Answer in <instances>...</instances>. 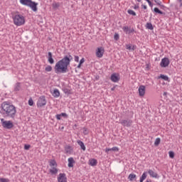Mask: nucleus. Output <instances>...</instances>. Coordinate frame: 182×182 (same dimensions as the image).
Listing matches in <instances>:
<instances>
[{"instance_id":"obj_1","label":"nucleus","mask_w":182,"mask_h":182,"mask_svg":"<svg viewBox=\"0 0 182 182\" xmlns=\"http://www.w3.org/2000/svg\"><path fill=\"white\" fill-rule=\"evenodd\" d=\"M72 60H73V57L70 55V53L64 55L61 60L55 63V65L54 66L55 73L57 75L68 73V72H69L68 67L70 65V62H72Z\"/></svg>"},{"instance_id":"obj_2","label":"nucleus","mask_w":182,"mask_h":182,"mask_svg":"<svg viewBox=\"0 0 182 182\" xmlns=\"http://www.w3.org/2000/svg\"><path fill=\"white\" fill-rule=\"evenodd\" d=\"M0 114L4 119L15 120V117H16V107L8 102H4L1 105Z\"/></svg>"},{"instance_id":"obj_3","label":"nucleus","mask_w":182,"mask_h":182,"mask_svg":"<svg viewBox=\"0 0 182 182\" xmlns=\"http://www.w3.org/2000/svg\"><path fill=\"white\" fill-rule=\"evenodd\" d=\"M12 18L14 23L16 26H22V25H25V17L22 14H19V11H16L13 14Z\"/></svg>"},{"instance_id":"obj_4","label":"nucleus","mask_w":182,"mask_h":182,"mask_svg":"<svg viewBox=\"0 0 182 182\" xmlns=\"http://www.w3.org/2000/svg\"><path fill=\"white\" fill-rule=\"evenodd\" d=\"M20 4L25 6H28L33 11V12L38 11V3L33 1L32 0H20Z\"/></svg>"},{"instance_id":"obj_5","label":"nucleus","mask_w":182,"mask_h":182,"mask_svg":"<svg viewBox=\"0 0 182 182\" xmlns=\"http://www.w3.org/2000/svg\"><path fill=\"white\" fill-rule=\"evenodd\" d=\"M147 173L149 174L150 177H152L153 178H159V174L156 172H154L151 169H149L148 171H145L143 173L141 176L139 178V182H144L146 178H147Z\"/></svg>"},{"instance_id":"obj_6","label":"nucleus","mask_w":182,"mask_h":182,"mask_svg":"<svg viewBox=\"0 0 182 182\" xmlns=\"http://www.w3.org/2000/svg\"><path fill=\"white\" fill-rule=\"evenodd\" d=\"M1 123L2 127H4V129H6L7 130H11L14 128V122H12L11 120L6 121L2 118L1 119Z\"/></svg>"},{"instance_id":"obj_7","label":"nucleus","mask_w":182,"mask_h":182,"mask_svg":"<svg viewBox=\"0 0 182 182\" xmlns=\"http://www.w3.org/2000/svg\"><path fill=\"white\" fill-rule=\"evenodd\" d=\"M119 123L122 124V126H124V127H132L133 124V120L130 119H122L119 121Z\"/></svg>"},{"instance_id":"obj_8","label":"nucleus","mask_w":182,"mask_h":182,"mask_svg":"<svg viewBox=\"0 0 182 182\" xmlns=\"http://www.w3.org/2000/svg\"><path fill=\"white\" fill-rule=\"evenodd\" d=\"M46 105V98L45 96L42 95L41 96L37 102V106L38 107H43Z\"/></svg>"},{"instance_id":"obj_9","label":"nucleus","mask_w":182,"mask_h":182,"mask_svg":"<svg viewBox=\"0 0 182 182\" xmlns=\"http://www.w3.org/2000/svg\"><path fill=\"white\" fill-rule=\"evenodd\" d=\"M170 65V60L168 58H164L161 59L160 66L161 68H167Z\"/></svg>"},{"instance_id":"obj_10","label":"nucleus","mask_w":182,"mask_h":182,"mask_svg":"<svg viewBox=\"0 0 182 182\" xmlns=\"http://www.w3.org/2000/svg\"><path fill=\"white\" fill-rule=\"evenodd\" d=\"M104 54H105V48H103V47L97 48L96 51L97 58H103Z\"/></svg>"},{"instance_id":"obj_11","label":"nucleus","mask_w":182,"mask_h":182,"mask_svg":"<svg viewBox=\"0 0 182 182\" xmlns=\"http://www.w3.org/2000/svg\"><path fill=\"white\" fill-rule=\"evenodd\" d=\"M58 182H68V178L66 177V173H60L58 177Z\"/></svg>"},{"instance_id":"obj_12","label":"nucleus","mask_w":182,"mask_h":182,"mask_svg":"<svg viewBox=\"0 0 182 182\" xmlns=\"http://www.w3.org/2000/svg\"><path fill=\"white\" fill-rule=\"evenodd\" d=\"M110 80H112V82H114V83H117V82L120 80V77L119 76V75L113 73L111 75Z\"/></svg>"},{"instance_id":"obj_13","label":"nucleus","mask_w":182,"mask_h":182,"mask_svg":"<svg viewBox=\"0 0 182 182\" xmlns=\"http://www.w3.org/2000/svg\"><path fill=\"white\" fill-rule=\"evenodd\" d=\"M139 96H144V95H146V86H144V85L139 86Z\"/></svg>"},{"instance_id":"obj_14","label":"nucleus","mask_w":182,"mask_h":182,"mask_svg":"<svg viewBox=\"0 0 182 182\" xmlns=\"http://www.w3.org/2000/svg\"><path fill=\"white\" fill-rule=\"evenodd\" d=\"M48 62L50 63V65H53L55 63V60L53 59V55L51 52L48 53Z\"/></svg>"},{"instance_id":"obj_15","label":"nucleus","mask_w":182,"mask_h":182,"mask_svg":"<svg viewBox=\"0 0 182 182\" xmlns=\"http://www.w3.org/2000/svg\"><path fill=\"white\" fill-rule=\"evenodd\" d=\"M124 32H125L126 33H133V32H134V28H132V29H129V26H124L122 28Z\"/></svg>"},{"instance_id":"obj_16","label":"nucleus","mask_w":182,"mask_h":182,"mask_svg":"<svg viewBox=\"0 0 182 182\" xmlns=\"http://www.w3.org/2000/svg\"><path fill=\"white\" fill-rule=\"evenodd\" d=\"M109 151H119V148L117 146H114L112 148H106L105 153L109 154Z\"/></svg>"},{"instance_id":"obj_17","label":"nucleus","mask_w":182,"mask_h":182,"mask_svg":"<svg viewBox=\"0 0 182 182\" xmlns=\"http://www.w3.org/2000/svg\"><path fill=\"white\" fill-rule=\"evenodd\" d=\"M77 143L80 146L81 150H83V151H86V146H85V143H83V141L77 140Z\"/></svg>"},{"instance_id":"obj_18","label":"nucleus","mask_w":182,"mask_h":182,"mask_svg":"<svg viewBox=\"0 0 182 182\" xmlns=\"http://www.w3.org/2000/svg\"><path fill=\"white\" fill-rule=\"evenodd\" d=\"M58 171H59V170L55 167H53L51 169H49V172L51 176H56V174H58Z\"/></svg>"},{"instance_id":"obj_19","label":"nucleus","mask_w":182,"mask_h":182,"mask_svg":"<svg viewBox=\"0 0 182 182\" xmlns=\"http://www.w3.org/2000/svg\"><path fill=\"white\" fill-rule=\"evenodd\" d=\"M90 166L95 167V166H97V160L95 159H91L89 160Z\"/></svg>"},{"instance_id":"obj_20","label":"nucleus","mask_w":182,"mask_h":182,"mask_svg":"<svg viewBox=\"0 0 182 182\" xmlns=\"http://www.w3.org/2000/svg\"><path fill=\"white\" fill-rule=\"evenodd\" d=\"M52 95L53 97H59L60 96V92H59V90L54 89L53 92H52Z\"/></svg>"},{"instance_id":"obj_21","label":"nucleus","mask_w":182,"mask_h":182,"mask_svg":"<svg viewBox=\"0 0 182 182\" xmlns=\"http://www.w3.org/2000/svg\"><path fill=\"white\" fill-rule=\"evenodd\" d=\"M137 178V176H136V174L134 173H130L128 176V180H129V181H136V178Z\"/></svg>"},{"instance_id":"obj_22","label":"nucleus","mask_w":182,"mask_h":182,"mask_svg":"<svg viewBox=\"0 0 182 182\" xmlns=\"http://www.w3.org/2000/svg\"><path fill=\"white\" fill-rule=\"evenodd\" d=\"M154 12L155 14H159V15H166V13L161 11L159 8L155 7L154 9Z\"/></svg>"},{"instance_id":"obj_23","label":"nucleus","mask_w":182,"mask_h":182,"mask_svg":"<svg viewBox=\"0 0 182 182\" xmlns=\"http://www.w3.org/2000/svg\"><path fill=\"white\" fill-rule=\"evenodd\" d=\"M21 90V82H17L14 85V92H19Z\"/></svg>"},{"instance_id":"obj_24","label":"nucleus","mask_w":182,"mask_h":182,"mask_svg":"<svg viewBox=\"0 0 182 182\" xmlns=\"http://www.w3.org/2000/svg\"><path fill=\"white\" fill-rule=\"evenodd\" d=\"M68 167H73V164H75V159L73 158L70 157L68 160Z\"/></svg>"},{"instance_id":"obj_25","label":"nucleus","mask_w":182,"mask_h":182,"mask_svg":"<svg viewBox=\"0 0 182 182\" xmlns=\"http://www.w3.org/2000/svg\"><path fill=\"white\" fill-rule=\"evenodd\" d=\"M49 165L50 167H58V164L55 159L51 160Z\"/></svg>"},{"instance_id":"obj_26","label":"nucleus","mask_w":182,"mask_h":182,"mask_svg":"<svg viewBox=\"0 0 182 182\" xmlns=\"http://www.w3.org/2000/svg\"><path fill=\"white\" fill-rule=\"evenodd\" d=\"M65 153H68L69 154H70V153H72V146H65Z\"/></svg>"},{"instance_id":"obj_27","label":"nucleus","mask_w":182,"mask_h":182,"mask_svg":"<svg viewBox=\"0 0 182 182\" xmlns=\"http://www.w3.org/2000/svg\"><path fill=\"white\" fill-rule=\"evenodd\" d=\"M159 79H163V80L168 81V76L161 74V75L159 77Z\"/></svg>"},{"instance_id":"obj_28","label":"nucleus","mask_w":182,"mask_h":182,"mask_svg":"<svg viewBox=\"0 0 182 182\" xmlns=\"http://www.w3.org/2000/svg\"><path fill=\"white\" fill-rule=\"evenodd\" d=\"M146 26V28L150 29V31H153V29H154V27H153V24H151V23H147Z\"/></svg>"},{"instance_id":"obj_29","label":"nucleus","mask_w":182,"mask_h":182,"mask_svg":"<svg viewBox=\"0 0 182 182\" xmlns=\"http://www.w3.org/2000/svg\"><path fill=\"white\" fill-rule=\"evenodd\" d=\"M127 49L129 50H136V46H130V45H127Z\"/></svg>"},{"instance_id":"obj_30","label":"nucleus","mask_w":182,"mask_h":182,"mask_svg":"<svg viewBox=\"0 0 182 182\" xmlns=\"http://www.w3.org/2000/svg\"><path fill=\"white\" fill-rule=\"evenodd\" d=\"M127 12L129 15H132V16H136V12L134 11L129 9Z\"/></svg>"},{"instance_id":"obj_31","label":"nucleus","mask_w":182,"mask_h":182,"mask_svg":"<svg viewBox=\"0 0 182 182\" xmlns=\"http://www.w3.org/2000/svg\"><path fill=\"white\" fill-rule=\"evenodd\" d=\"M160 141H161V139H160V138H156L154 141V146H159V144H160Z\"/></svg>"},{"instance_id":"obj_32","label":"nucleus","mask_w":182,"mask_h":182,"mask_svg":"<svg viewBox=\"0 0 182 182\" xmlns=\"http://www.w3.org/2000/svg\"><path fill=\"white\" fill-rule=\"evenodd\" d=\"M53 9H56L60 6V4L59 3H53L52 5Z\"/></svg>"},{"instance_id":"obj_33","label":"nucleus","mask_w":182,"mask_h":182,"mask_svg":"<svg viewBox=\"0 0 182 182\" xmlns=\"http://www.w3.org/2000/svg\"><path fill=\"white\" fill-rule=\"evenodd\" d=\"M45 70L46 72H52V65H47Z\"/></svg>"},{"instance_id":"obj_34","label":"nucleus","mask_w":182,"mask_h":182,"mask_svg":"<svg viewBox=\"0 0 182 182\" xmlns=\"http://www.w3.org/2000/svg\"><path fill=\"white\" fill-rule=\"evenodd\" d=\"M168 154H169L170 159H174V156H175L174 151H170L168 152Z\"/></svg>"},{"instance_id":"obj_35","label":"nucleus","mask_w":182,"mask_h":182,"mask_svg":"<svg viewBox=\"0 0 182 182\" xmlns=\"http://www.w3.org/2000/svg\"><path fill=\"white\" fill-rule=\"evenodd\" d=\"M11 181L6 178H0V182H10Z\"/></svg>"},{"instance_id":"obj_36","label":"nucleus","mask_w":182,"mask_h":182,"mask_svg":"<svg viewBox=\"0 0 182 182\" xmlns=\"http://www.w3.org/2000/svg\"><path fill=\"white\" fill-rule=\"evenodd\" d=\"M63 92H64V93H65V95H70V90H69L68 88H64Z\"/></svg>"},{"instance_id":"obj_37","label":"nucleus","mask_w":182,"mask_h":182,"mask_svg":"<svg viewBox=\"0 0 182 182\" xmlns=\"http://www.w3.org/2000/svg\"><path fill=\"white\" fill-rule=\"evenodd\" d=\"M114 41H119V33H114Z\"/></svg>"},{"instance_id":"obj_38","label":"nucleus","mask_w":182,"mask_h":182,"mask_svg":"<svg viewBox=\"0 0 182 182\" xmlns=\"http://www.w3.org/2000/svg\"><path fill=\"white\" fill-rule=\"evenodd\" d=\"M60 115L61 116V117H65V119H68V114L65 112H62L61 114H60Z\"/></svg>"},{"instance_id":"obj_39","label":"nucleus","mask_w":182,"mask_h":182,"mask_svg":"<svg viewBox=\"0 0 182 182\" xmlns=\"http://www.w3.org/2000/svg\"><path fill=\"white\" fill-rule=\"evenodd\" d=\"M83 134H85V136L86 135H87V134H89V132H87V128H86V127H84L83 128Z\"/></svg>"},{"instance_id":"obj_40","label":"nucleus","mask_w":182,"mask_h":182,"mask_svg":"<svg viewBox=\"0 0 182 182\" xmlns=\"http://www.w3.org/2000/svg\"><path fill=\"white\" fill-rule=\"evenodd\" d=\"M159 7H160V9H163V11H166V9H167V7L163 4H161Z\"/></svg>"},{"instance_id":"obj_41","label":"nucleus","mask_w":182,"mask_h":182,"mask_svg":"<svg viewBox=\"0 0 182 182\" xmlns=\"http://www.w3.org/2000/svg\"><path fill=\"white\" fill-rule=\"evenodd\" d=\"M154 3L158 4L159 6H160L161 5V1L160 0H154Z\"/></svg>"},{"instance_id":"obj_42","label":"nucleus","mask_w":182,"mask_h":182,"mask_svg":"<svg viewBox=\"0 0 182 182\" xmlns=\"http://www.w3.org/2000/svg\"><path fill=\"white\" fill-rule=\"evenodd\" d=\"M28 105L29 106H32L33 105V100H32V98L28 100Z\"/></svg>"},{"instance_id":"obj_43","label":"nucleus","mask_w":182,"mask_h":182,"mask_svg":"<svg viewBox=\"0 0 182 182\" xmlns=\"http://www.w3.org/2000/svg\"><path fill=\"white\" fill-rule=\"evenodd\" d=\"M29 149H31V145L29 144L24 145V150H29Z\"/></svg>"},{"instance_id":"obj_44","label":"nucleus","mask_w":182,"mask_h":182,"mask_svg":"<svg viewBox=\"0 0 182 182\" xmlns=\"http://www.w3.org/2000/svg\"><path fill=\"white\" fill-rule=\"evenodd\" d=\"M55 117H56L57 120H60L62 119L61 118L62 117H61L60 114H56Z\"/></svg>"},{"instance_id":"obj_45","label":"nucleus","mask_w":182,"mask_h":182,"mask_svg":"<svg viewBox=\"0 0 182 182\" xmlns=\"http://www.w3.org/2000/svg\"><path fill=\"white\" fill-rule=\"evenodd\" d=\"M74 60L75 62H77V63L79 62V57L77 55H75Z\"/></svg>"},{"instance_id":"obj_46","label":"nucleus","mask_w":182,"mask_h":182,"mask_svg":"<svg viewBox=\"0 0 182 182\" xmlns=\"http://www.w3.org/2000/svg\"><path fill=\"white\" fill-rule=\"evenodd\" d=\"M79 63H80V65H83V63H85V58H82L80 60Z\"/></svg>"},{"instance_id":"obj_47","label":"nucleus","mask_w":182,"mask_h":182,"mask_svg":"<svg viewBox=\"0 0 182 182\" xmlns=\"http://www.w3.org/2000/svg\"><path fill=\"white\" fill-rule=\"evenodd\" d=\"M146 1V2H148L149 6H153V3H151V1L150 0H145Z\"/></svg>"},{"instance_id":"obj_48","label":"nucleus","mask_w":182,"mask_h":182,"mask_svg":"<svg viewBox=\"0 0 182 182\" xmlns=\"http://www.w3.org/2000/svg\"><path fill=\"white\" fill-rule=\"evenodd\" d=\"M141 6H142L143 9H147V6L142 4Z\"/></svg>"},{"instance_id":"obj_49","label":"nucleus","mask_w":182,"mask_h":182,"mask_svg":"<svg viewBox=\"0 0 182 182\" xmlns=\"http://www.w3.org/2000/svg\"><path fill=\"white\" fill-rule=\"evenodd\" d=\"M77 69H80V68H82V64H78V65L77 66Z\"/></svg>"},{"instance_id":"obj_50","label":"nucleus","mask_w":182,"mask_h":182,"mask_svg":"<svg viewBox=\"0 0 182 182\" xmlns=\"http://www.w3.org/2000/svg\"><path fill=\"white\" fill-rule=\"evenodd\" d=\"M180 2V6L182 7V0H178Z\"/></svg>"},{"instance_id":"obj_51","label":"nucleus","mask_w":182,"mask_h":182,"mask_svg":"<svg viewBox=\"0 0 182 182\" xmlns=\"http://www.w3.org/2000/svg\"><path fill=\"white\" fill-rule=\"evenodd\" d=\"M134 9H139V6L135 5L134 7Z\"/></svg>"},{"instance_id":"obj_52","label":"nucleus","mask_w":182,"mask_h":182,"mask_svg":"<svg viewBox=\"0 0 182 182\" xmlns=\"http://www.w3.org/2000/svg\"><path fill=\"white\" fill-rule=\"evenodd\" d=\"M116 89V87H113L111 88L112 92H113Z\"/></svg>"},{"instance_id":"obj_53","label":"nucleus","mask_w":182,"mask_h":182,"mask_svg":"<svg viewBox=\"0 0 182 182\" xmlns=\"http://www.w3.org/2000/svg\"><path fill=\"white\" fill-rule=\"evenodd\" d=\"M145 182H151V179H147Z\"/></svg>"},{"instance_id":"obj_54","label":"nucleus","mask_w":182,"mask_h":182,"mask_svg":"<svg viewBox=\"0 0 182 182\" xmlns=\"http://www.w3.org/2000/svg\"><path fill=\"white\" fill-rule=\"evenodd\" d=\"M137 2H141V0H137Z\"/></svg>"},{"instance_id":"obj_55","label":"nucleus","mask_w":182,"mask_h":182,"mask_svg":"<svg viewBox=\"0 0 182 182\" xmlns=\"http://www.w3.org/2000/svg\"><path fill=\"white\" fill-rule=\"evenodd\" d=\"M166 95H167V92H164V96Z\"/></svg>"},{"instance_id":"obj_56","label":"nucleus","mask_w":182,"mask_h":182,"mask_svg":"<svg viewBox=\"0 0 182 182\" xmlns=\"http://www.w3.org/2000/svg\"><path fill=\"white\" fill-rule=\"evenodd\" d=\"M97 80L99 79V77H96Z\"/></svg>"}]
</instances>
